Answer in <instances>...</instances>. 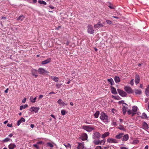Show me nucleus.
I'll return each mask as SVG.
<instances>
[{
  "label": "nucleus",
  "instance_id": "nucleus-1",
  "mask_svg": "<svg viewBox=\"0 0 149 149\" xmlns=\"http://www.w3.org/2000/svg\"><path fill=\"white\" fill-rule=\"evenodd\" d=\"M101 119L104 122H108V116L104 112H102L100 113Z\"/></svg>",
  "mask_w": 149,
  "mask_h": 149
},
{
  "label": "nucleus",
  "instance_id": "nucleus-2",
  "mask_svg": "<svg viewBox=\"0 0 149 149\" xmlns=\"http://www.w3.org/2000/svg\"><path fill=\"white\" fill-rule=\"evenodd\" d=\"M87 31L88 33L91 34H93L94 31L92 25L89 24L88 26Z\"/></svg>",
  "mask_w": 149,
  "mask_h": 149
},
{
  "label": "nucleus",
  "instance_id": "nucleus-3",
  "mask_svg": "<svg viewBox=\"0 0 149 149\" xmlns=\"http://www.w3.org/2000/svg\"><path fill=\"white\" fill-rule=\"evenodd\" d=\"M100 136L101 134L99 132H95L93 135V138L94 140L99 139Z\"/></svg>",
  "mask_w": 149,
  "mask_h": 149
},
{
  "label": "nucleus",
  "instance_id": "nucleus-4",
  "mask_svg": "<svg viewBox=\"0 0 149 149\" xmlns=\"http://www.w3.org/2000/svg\"><path fill=\"white\" fill-rule=\"evenodd\" d=\"M82 128L86 131L89 132H90L94 130V128L89 126L84 125L82 127Z\"/></svg>",
  "mask_w": 149,
  "mask_h": 149
},
{
  "label": "nucleus",
  "instance_id": "nucleus-5",
  "mask_svg": "<svg viewBox=\"0 0 149 149\" xmlns=\"http://www.w3.org/2000/svg\"><path fill=\"white\" fill-rule=\"evenodd\" d=\"M118 92L119 94L122 97H126L127 95V93L123 91L119 88L117 89Z\"/></svg>",
  "mask_w": 149,
  "mask_h": 149
},
{
  "label": "nucleus",
  "instance_id": "nucleus-6",
  "mask_svg": "<svg viewBox=\"0 0 149 149\" xmlns=\"http://www.w3.org/2000/svg\"><path fill=\"white\" fill-rule=\"evenodd\" d=\"M125 90L128 93H132L134 91L132 88L130 86H125L124 87Z\"/></svg>",
  "mask_w": 149,
  "mask_h": 149
},
{
  "label": "nucleus",
  "instance_id": "nucleus-7",
  "mask_svg": "<svg viewBox=\"0 0 149 149\" xmlns=\"http://www.w3.org/2000/svg\"><path fill=\"white\" fill-rule=\"evenodd\" d=\"M107 142L109 143H118V141L115 139L109 138L107 139Z\"/></svg>",
  "mask_w": 149,
  "mask_h": 149
},
{
  "label": "nucleus",
  "instance_id": "nucleus-8",
  "mask_svg": "<svg viewBox=\"0 0 149 149\" xmlns=\"http://www.w3.org/2000/svg\"><path fill=\"white\" fill-rule=\"evenodd\" d=\"M122 105L123 106V113L124 115H125L126 112V110L127 109V104L123 102Z\"/></svg>",
  "mask_w": 149,
  "mask_h": 149
},
{
  "label": "nucleus",
  "instance_id": "nucleus-9",
  "mask_svg": "<svg viewBox=\"0 0 149 149\" xmlns=\"http://www.w3.org/2000/svg\"><path fill=\"white\" fill-rule=\"evenodd\" d=\"M39 108L37 107H32L30 109V111L31 112H33L34 111L35 113H37L38 111V110L39 109Z\"/></svg>",
  "mask_w": 149,
  "mask_h": 149
},
{
  "label": "nucleus",
  "instance_id": "nucleus-10",
  "mask_svg": "<svg viewBox=\"0 0 149 149\" xmlns=\"http://www.w3.org/2000/svg\"><path fill=\"white\" fill-rule=\"evenodd\" d=\"M129 137L127 134H126L123 135L121 140L123 141H127L129 139Z\"/></svg>",
  "mask_w": 149,
  "mask_h": 149
},
{
  "label": "nucleus",
  "instance_id": "nucleus-11",
  "mask_svg": "<svg viewBox=\"0 0 149 149\" xmlns=\"http://www.w3.org/2000/svg\"><path fill=\"white\" fill-rule=\"evenodd\" d=\"M104 25L101 23L100 21H99L97 24L94 25L95 28H101L103 27Z\"/></svg>",
  "mask_w": 149,
  "mask_h": 149
},
{
  "label": "nucleus",
  "instance_id": "nucleus-12",
  "mask_svg": "<svg viewBox=\"0 0 149 149\" xmlns=\"http://www.w3.org/2000/svg\"><path fill=\"white\" fill-rule=\"evenodd\" d=\"M88 136L87 134L84 133H83L82 136L81 137V139L82 141L86 140L87 139Z\"/></svg>",
  "mask_w": 149,
  "mask_h": 149
},
{
  "label": "nucleus",
  "instance_id": "nucleus-13",
  "mask_svg": "<svg viewBox=\"0 0 149 149\" xmlns=\"http://www.w3.org/2000/svg\"><path fill=\"white\" fill-rule=\"evenodd\" d=\"M57 102L60 105H61L62 106H64L65 105H67V104L65 103L61 99L58 100L57 101Z\"/></svg>",
  "mask_w": 149,
  "mask_h": 149
},
{
  "label": "nucleus",
  "instance_id": "nucleus-14",
  "mask_svg": "<svg viewBox=\"0 0 149 149\" xmlns=\"http://www.w3.org/2000/svg\"><path fill=\"white\" fill-rule=\"evenodd\" d=\"M38 72L39 74H43L45 72H47L46 71L42 68H39L38 70Z\"/></svg>",
  "mask_w": 149,
  "mask_h": 149
},
{
  "label": "nucleus",
  "instance_id": "nucleus-15",
  "mask_svg": "<svg viewBox=\"0 0 149 149\" xmlns=\"http://www.w3.org/2000/svg\"><path fill=\"white\" fill-rule=\"evenodd\" d=\"M137 107L136 106H134L132 107V111H133V112L132 114V116H134L135 114H136V112L137 111Z\"/></svg>",
  "mask_w": 149,
  "mask_h": 149
},
{
  "label": "nucleus",
  "instance_id": "nucleus-16",
  "mask_svg": "<svg viewBox=\"0 0 149 149\" xmlns=\"http://www.w3.org/2000/svg\"><path fill=\"white\" fill-rule=\"evenodd\" d=\"M16 147V145L14 143L10 144L8 146L9 149H13Z\"/></svg>",
  "mask_w": 149,
  "mask_h": 149
},
{
  "label": "nucleus",
  "instance_id": "nucleus-17",
  "mask_svg": "<svg viewBox=\"0 0 149 149\" xmlns=\"http://www.w3.org/2000/svg\"><path fill=\"white\" fill-rule=\"evenodd\" d=\"M140 81V77L139 75L136 74L135 77V82L136 84H138Z\"/></svg>",
  "mask_w": 149,
  "mask_h": 149
},
{
  "label": "nucleus",
  "instance_id": "nucleus-18",
  "mask_svg": "<svg viewBox=\"0 0 149 149\" xmlns=\"http://www.w3.org/2000/svg\"><path fill=\"white\" fill-rule=\"evenodd\" d=\"M123 135V133H119L116 136L115 138L117 139H122Z\"/></svg>",
  "mask_w": 149,
  "mask_h": 149
},
{
  "label": "nucleus",
  "instance_id": "nucleus-19",
  "mask_svg": "<svg viewBox=\"0 0 149 149\" xmlns=\"http://www.w3.org/2000/svg\"><path fill=\"white\" fill-rule=\"evenodd\" d=\"M78 146L77 147L78 149H84L86 148H84V144L80 143H78Z\"/></svg>",
  "mask_w": 149,
  "mask_h": 149
},
{
  "label": "nucleus",
  "instance_id": "nucleus-20",
  "mask_svg": "<svg viewBox=\"0 0 149 149\" xmlns=\"http://www.w3.org/2000/svg\"><path fill=\"white\" fill-rule=\"evenodd\" d=\"M111 92L112 94L114 95H116L117 94V92L115 88L111 86Z\"/></svg>",
  "mask_w": 149,
  "mask_h": 149
},
{
  "label": "nucleus",
  "instance_id": "nucleus-21",
  "mask_svg": "<svg viewBox=\"0 0 149 149\" xmlns=\"http://www.w3.org/2000/svg\"><path fill=\"white\" fill-rule=\"evenodd\" d=\"M142 127L143 128L146 130L148 129V124L145 122L143 123Z\"/></svg>",
  "mask_w": 149,
  "mask_h": 149
},
{
  "label": "nucleus",
  "instance_id": "nucleus-22",
  "mask_svg": "<svg viewBox=\"0 0 149 149\" xmlns=\"http://www.w3.org/2000/svg\"><path fill=\"white\" fill-rule=\"evenodd\" d=\"M25 121V119L23 118L22 117L21 118V119L17 121V125L18 126H19L20 125V124L22 122H24Z\"/></svg>",
  "mask_w": 149,
  "mask_h": 149
},
{
  "label": "nucleus",
  "instance_id": "nucleus-23",
  "mask_svg": "<svg viewBox=\"0 0 149 149\" xmlns=\"http://www.w3.org/2000/svg\"><path fill=\"white\" fill-rule=\"evenodd\" d=\"M93 141V143H94L95 145H97L99 144L100 145V140L99 139H97Z\"/></svg>",
  "mask_w": 149,
  "mask_h": 149
},
{
  "label": "nucleus",
  "instance_id": "nucleus-24",
  "mask_svg": "<svg viewBox=\"0 0 149 149\" xmlns=\"http://www.w3.org/2000/svg\"><path fill=\"white\" fill-rule=\"evenodd\" d=\"M51 60V59L50 58L47 59L46 60H45L44 61H42V62L41 63L42 65L47 64L50 62Z\"/></svg>",
  "mask_w": 149,
  "mask_h": 149
},
{
  "label": "nucleus",
  "instance_id": "nucleus-25",
  "mask_svg": "<svg viewBox=\"0 0 149 149\" xmlns=\"http://www.w3.org/2000/svg\"><path fill=\"white\" fill-rule=\"evenodd\" d=\"M135 93L136 95H141L142 93L141 91L138 89H136L134 90Z\"/></svg>",
  "mask_w": 149,
  "mask_h": 149
},
{
  "label": "nucleus",
  "instance_id": "nucleus-26",
  "mask_svg": "<svg viewBox=\"0 0 149 149\" xmlns=\"http://www.w3.org/2000/svg\"><path fill=\"white\" fill-rule=\"evenodd\" d=\"M109 135V132H106L104 134L102 135V138L104 139V138L108 136Z\"/></svg>",
  "mask_w": 149,
  "mask_h": 149
},
{
  "label": "nucleus",
  "instance_id": "nucleus-27",
  "mask_svg": "<svg viewBox=\"0 0 149 149\" xmlns=\"http://www.w3.org/2000/svg\"><path fill=\"white\" fill-rule=\"evenodd\" d=\"M36 99L37 98L36 97L33 98V96H31L30 98V100L32 103L35 102H36Z\"/></svg>",
  "mask_w": 149,
  "mask_h": 149
},
{
  "label": "nucleus",
  "instance_id": "nucleus-28",
  "mask_svg": "<svg viewBox=\"0 0 149 149\" xmlns=\"http://www.w3.org/2000/svg\"><path fill=\"white\" fill-rule=\"evenodd\" d=\"M25 17L23 15H22L19 16L17 19V20L18 21L20 20L21 21L23 20L24 18Z\"/></svg>",
  "mask_w": 149,
  "mask_h": 149
},
{
  "label": "nucleus",
  "instance_id": "nucleus-29",
  "mask_svg": "<svg viewBox=\"0 0 149 149\" xmlns=\"http://www.w3.org/2000/svg\"><path fill=\"white\" fill-rule=\"evenodd\" d=\"M111 124L112 125L114 126V127H116L117 126V124L116 120H112Z\"/></svg>",
  "mask_w": 149,
  "mask_h": 149
},
{
  "label": "nucleus",
  "instance_id": "nucleus-30",
  "mask_svg": "<svg viewBox=\"0 0 149 149\" xmlns=\"http://www.w3.org/2000/svg\"><path fill=\"white\" fill-rule=\"evenodd\" d=\"M114 80L116 83H118L120 81V78L118 76H115L114 78Z\"/></svg>",
  "mask_w": 149,
  "mask_h": 149
},
{
  "label": "nucleus",
  "instance_id": "nucleus-31",
  "mask_svg": "<svg viewBox=\"0 0 149 149\" xmlns=\"http://www.w3.org/2000/svg\"><path fill=\"white\" fill-rule=\"evenodd\" d=\"M51 78H52L53 80L56 82H57L59 79L58 78L56 77L52 76Z\"/></svg>",
  "mask_w": 149,
  "mask_h": 149
},
{
  "label": "nucleus",
  "instance_id": "nucleus-32",
  "mask_svg": "<svg viewBox=\"0 0 149 149\" xmlns=\"http://www.w3.org/2000/svg\"><path fill=\"white\" fill-rule=\"evenodd\" d=\"M38 2L40 4H43L45 5L47 4V3L45 2L42 0H39L38 1Z\"/></svg>",
  "mask_w": 149,
  "mask_h": 149
},
{
  "label": "nucleus",
  "instance_id": "nucleus-33",
  "mask_svg": "<svg viewBox=\"0 0 149 149\" xmlns=\"http://www.w3.org/2000/svg\"><path fill=\"white\" fill-rule=\"evenodd\" d=\"M145 92L146 95H149V85L148 86V87L146 89V90L145 91Z\"/></svg>",
  "mask_w": 149,
  "mask_h": 149
},
{
  "label": "nucleus",
  "instance_id": "nucleus-34",
  "mask_svg": "<svg viewBox=\"0 0 149 149\" xmlns=\"http://www.w3.org/2000/svg\"><path fill=\"white\" fill-rule=\"evenodd\" d=\"M99 114H100L99 111H97L94 114V117L96 118H97L98 117Z\"/></svg>",
  "mask_w": 149,
  "mask_h": 149
},
{
  "label": "nucleus",
  "instance_id": "nucleus-35",
  "mask_svg": "<svg viewBox=\"0 0 149 149\" xmlns=\"http://www.w3.org/2000/svg\"><path fill=\"white\" fill-rule=\"evenodd\" d=\"M107 81L110 83L111 85H112L114 83L113 81L112 78L108 79Z\"/></svg>",
  "mask_w": 149,
  "mask_h": 149
},
{
  "label": "nucleus",
  "instance_id": "nucleus-36",
  "mask_svg": "<svg viewBox=\"0 0 149 149\" xmlns=\"http://www.w3.org/2000/svg\"><path fill=\"white\" fill-rule=\"evenodd\" d=\"M36 71L35 70H32V74L33 76H34L35 77H37V73H35V72Z\"/></svg>",
  "mask_w": 149,
  "mask_h": 149
},
{
  "label": "nucleus",
  "instance_id": "nucleus-37",
  "mask_svg": "<svg viewBox=\"0 0 149 149\" xmlns=\"http://www.w3.org/2000/svg\"><path fill=\"white\" fill-rule=\"evenodd\" d=\"M28 107L27 104H25L24 105L21 106L20 107V110H22L23 109H25Z\"/></svg>",
  "mask_w": 149,
  "mask_h": 149
},
{
  "label": "nucleus",
  "instance_id": "nucleus-38",
  "mask_svg": "<svg viewBox=\"0 0 149 149\" xmlns=\"http://www.w3.org/2000/svg\"><path fill=\"white\" fill-rule=\"evenodd\" d=\"M141 117L142 119L146 118H148L147 115L144 113H143L142 114V116Z\"/></svg>",
  "mask_w": 149,
  "mask_h": 149
},
{
  "label": "nucleus",
  "instance_id": "nucleus-39",
  "mask_svg": "<svg viewBox=\"0 0 149 149\" xmlns=\"http://www.w3.org/2000/svg\"><path fill=\"white\" fill-rule=\"evenodd\" d=\"M112 98L117 100H119L120 99V98L118 96H116L115 95H112Z\"/></svg>",
  "mask_w": 149,
  "mask_h": 149
},
{
  "label": "nucleus",
  "instance_id": "nucleus-40",
  "mask_svg": "<svg viewBox=\"0 0 149 149\" xmlns=\"http://www.w3.org/2000/svg\"><path fill=\"white\" fill-rule=\"evenodd\" d=\"M47 146H49L50 147H53V145L52 143L50 142H48L47 143Z\"/></svg>",
  "mask_w": 149,
  "mask_h": 149
},
{
  "label": "nucleus",
  "instance_id": "nucleus-41",
  "mask_svg": "<svg viewBox=\"0 0 149 149\" xmlns=\"http://www.w3.org/2000/svg\"><path fill=\"white\" fill-rule=\"evenodd\" d=\"M10 140V139L8 138H6L5 139H4L3 141L4 142H7L9 141Z\"/></svg>",
  "mask_w": 149,
  "mask_h": 149
},
{
  "label": "nucleus",
  "instance_id": "nucleus-42",
  "mask_svg": "<svg viewBox=\"0 0 149 149\" xmlns=\"http://www.w3.org/2000/svg\"><path fill=\"white\" fill-rule=\"evenodd\" d=\"M105 139H103L100 140V145H102V143H103V145L105 143Z\"/></svg>",
  "mask_w": 149,
  "mask_h": 149
},
{
  "label": "nucleus",
  "instance_id": "nucleus-43",
  "mask_svg": "<svg viewBox=\"0 0 149 149\" xmlns=\"http://www.w3.org/2000/svg\"><path fill=\"white\" fill-rule=\"evenodd\" d=\"M61 114H62V115L63 116L65 114L66 111L65 110L63 109V110H61Z\"/></svg>",
  "mask_w": 149,
  "mask_h": 149
},
{
  "label": "nucleus",
  "instance_id": "nucleus-44",
  "mask_svg": "<svg viewBox=\"0 0 149 149\" xmlns=\"http://www.w3.org/2000/svg\"><path fill=\"white\" fill-rule=\"evenodd\" d=\"M61 84H56V86L57 88H59L61 87Z\"/></svg>",
  "mask_w": 149,
  "mask_h": 149
},
{
  "label": "nucleus",
  "instance_id": "nucleus-45",
  "mask_svg": "<svg viewBox=\"0 0 149 149\" xmlns=\"http://www.w3.org/2000/svg\"><path fill=\"white\" fill-rule=\"evenodd\" d=\"M64 145L66 148L69 147L70 149L71 148V146L69 143L68 144V145H66L65 144H64Z\"/></svg>",
  "mask_w": 149,
  "mask_h": 149
},
{
  "label": "nucleus",
  "instance_id": "nucleus-46",
  "mask_svg": "<svg viewBox=\"0 0 149 149\" xmlns=\"http://www.w3.org/2000/svg\"><path fill=\"white\" fill-rule=\"evenodd\" d=\"M95 149H102V148L101 146H96Z\"/></svg>",
  "mask_w": 149,
  "mask_h": 149
},
{
  "label": "nucleus",
  "instance_id": "nucleus-47",
  "mask_svg": "<svg viewBox=\"0 0 149 149\" xmlns=\"http://www.w3.org/2000/svg\"><path fill=\"white\" fill-rule=\"evenodd\" d=\"M130 84L132 86H133V85H134V79H132L131 81H130Z\"/></svg>",
  "mask_w": 149,
  "mask_h": 149
},
{
  "label": "nucleus",
  "instance_id": "nucleus-48",
  "mask_svg": "<svg viewBox=\"0 0 149 149\" xmlns=\"http://www.w3.org/2000/svg\"><path fill=\"white\" fill-rule=\"evenodd\" d=\"M139 142V140L137 139H136L134 141V143L136 144H137Z\"/></svg>",
  "mask_w": 149,
  "mask_h": 149
},
{
  "label": "nucleus",
  "instance_id": "nucleus-49",
  "mask_svg": "<svg viewBox=\"0 0 149 149\" xmlns=\"http://www.w3.org/2000/svg\"><path fill=\"white\" fill-rule=\"evenodd\" d=\"M118 128L120 130H123L124 128V127L122 125H120V127H118Z\"/></svg>",
  "mask_w": 149,
  "mask_h": 149
},
{
  "label": "nucleus",
  "instance_id": "nucleus-50",
  "mask_svg": "<svg viewBox=\"0 0 149 149\" xmlns=\"http://www.w3.org/2000/svg\"><path fill=\"white\" fill-rule=\"evenodd\" d=\"M33 146L36 148L37 149H39V147L38 146V145L37 144H34L33 145Z\"/></svg>",
  "mask_w": 149,
  "mask_h": 149
},
{
  "label": "nucleus",
  "instance_id": "nucleus-51",
  "mask_svg": "<svg viewBox=\"0 0 149 149\" xmlns=\"http://www.w3.org/2000/svg\"><path fill=\"white\" fill-rule=\"evenodd\" d=\"M106 22L107 23V24H111L112 23V22L109 20H107L106 21Z\"/></svg>",
  "mask_w": 149,
  "mask_h": 149
},
{
  "label": "nucleus",
  "instance_id": "nucleus-52",
  "mask_svg": "<svg viewBox=\"0 0 149 149\" xmlns=\"http://www.w3.org/2000/svg\"><path fill=\"white\" fill-rule=\"evenodd\" d=\"M127 113L129 115H130L131 114H132V110H129L127 111Z\"/></svg>",
  "mask_w": 149,
  "mask_h": 149
},
{
  "label": "nucleus",
  "instance_id": "nucleus-53",
  "mask_svg": "<svg viewBox=\"0 0 149 149\" xmlns=\"http://www.w3.org/2000/svg\"><path fill=\"white\" fill-rule=\"evenodd\" d=\"M43 143V142L42 141H39L37 142V144L38 145L41 144Z\"/></svg>",
  "mask_w": 149,
  "mask_h": 149
},
{
  "label": "nucleus",
  "instance_id": "nucleus-54",
  "mask_svg": "<svg viewBox=\"0 0 149 149\" xmlns=\"http://www.w3.org/2000/svg\"><path fill=\"white\" fill-rule=\"evenodd\" d=\"M26 98L25 97L24 98V99L22 100V102L23 103H25L26 102Z\"/></svg>",
  "mask_w": 149,
  "mask_h": 149
},
{
  "label": "nucleus",
  "instance_id": "nucleus-55",
  "mask_svg": "<svg viewBox=\"0 0 149 149\" xmlns=\"http://www.w3.org/2000/svg\"><path fill=\"white\" fill-rule=\"evenodd\" d=\"M120 149H129L128 148L125 147H120Z\"/></svg>",
  "mask_w": 149,
  "mask_h": 149
},
{
  "label": "nucleus",
  "instance_id": "nucleus-56",
  "mask_svg": "<svg viewBox=\"0 0 149 149\" xmlns=\"http://www.w3.org/2000/svg\"><path fill=\"white\" fill-rule=\"evenodd\" d=\"M50 116L52 117V118H54V119H55V120H56V117H55V116L53 114H51L50 115Z\"/></svg>",
  "mask_w": 149,
  "mask_h": 149
},
{
  "label": "nucleus",
  "instance_id": "nucleus-57",
  "mask_svg": "<svg viewBox=\"0 0 149 149\" xmlns=\"http://www.w3.org/2000/svg\"><path fill=\"white\" fill-rule=\"evenodd\" d=\"M7 126L8 127H12V124L8 123L7 124Z\"/></svg>",
  "mask_w": 149,
  "mask_h": 149
},
{
  "label": "nucleus",
  "instance_id": "nucleus-58",
  "mask_svg": "<svg viewBox=\"0 0 149 149\" xmlns=\"http://www.w3.org/2000/svg\"><path fill=\"white\" fill-rule=\"evenodd\" d=\"M9 89L8 88H7L4 91V92L5 93H8V90Z\"/></svg>",
  "mask_w": 149,
  "mask_h": 149
},
{
  "label": "nucleus",
  "instance_id": "nucleus-59",
  "mask_svg": "<svg viewBox=\"0 0 149 149\" xmlns=\"http://www.w3.org/2000/svg\"><path fill=\"white\" fill-rule=\"evenodd\" d=\"M43 97V95H40L39 97V99H40L42 98Z\"/></svg>",
  "mask_w": 149,
  "mask_h": 149
},
{
  "label": "nucleus",
  "instance_id": "nucleus-60",
  "mask_svg": "<svg viewBox=\"0 0 149 149\" xmlns=\"http://www.w3.org/2000/svg\"><path fill=\"white\" fill-rule=\"evenodd\" d=\"M30 126L31 128H33V127L34 126V125L33 124H32Z\"/></svg>",
  "mask_w": 149,
  "mask_h": 149
},
{
  "label": "nucleus",
  "instance_id": "nucleus-61",
  "mask_svg": "<svg viewBox=\"0 0 149 149\" xmlns=\"http://www.w3.org/2000/svg\"><path fill=\"white\" fill-rule=\"evenodd\" d=\"M139 87L141 88H143V86L142 85V84H140V86H139Z\"/></svg>",
  "mask_w": 149,
  "mask_h": 149
},
{
  "label": "nucleus",
  "instance_id": "nucleus-62",
  "mask_svg": "<svg viewBox=\"0 0 149 149\" xmlns=\"http://www.w3.org/2000/svg\"><path fill=\"white\" fill-rule=\"evenodd\" d=\"M124 102V101L123 100H121V101H119V102H118V103L119 104H121L123 102Z\"/></svg>",
  "mask_w": 149,
  "mask_h": 149
},
{
  "label": "nucleus",
  "instance_id": "nucleus-63",
  "mask_svg": "<svg viewBox=\"0 0 149 149\" xmlns=\"http://www.w3.org/2000/svg\"><path fill=\"white\" fill-rule=\"evenodd\" d=\"M148 145L146 146L145 147V149H148Z\"/></svg>",
  "mask_w": 149,
  "mask_h": 149
},
{
  "label": "nucleus",
  "instance_id": "nucleus-64",
  "mask_svg": "<svg viewBox=\"0 0 149 149\" xmlns=\"http://www.w3.org/2000/svg\"><path fill=\"white\" fill-rule=\"evenodd\" d=\"M109 7L111 9H113L114 8L113 6H110Z\"/></svg>",
  "mask_w": 149,
  "mask_h": 149
}]
</instances>
